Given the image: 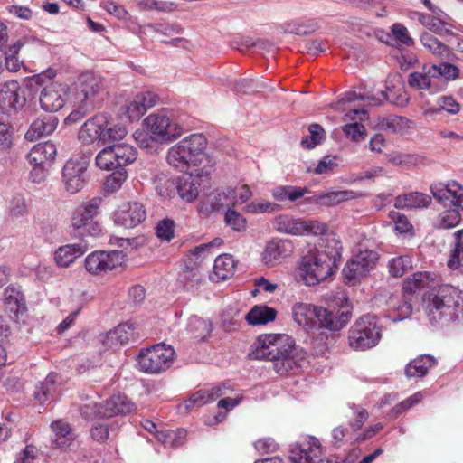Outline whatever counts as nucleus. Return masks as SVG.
<instances>
[{
	"label": "nucleus",
	"mask_w": 463,
	"mask_h": 463,
	"mask_svg": "<svg viewBox=\"0 0 463 463\" xmlns=\"http://www.w3.org/2000/svg\"><path fill=\"white\" fill-rule=\"evenodd\" d=\"M187 330L191 337L199 342L203 341L212 332V324L197 316H192L188 320Z\"/></svg>",
	"instance_id": "79ce46f5"
},
{
	"label": "nucleus",
	"mask_w": 463,
	"mask_h": 463,
	"mask_svg": "<svg viewBox=\"0 0 463 463\" xmlns=\"http://www.w3.org/2000/svg\"><path fill=\"white\" fill-rule=\"evenodd\" d=\"M133 333L134 326L132 323H121L106 335L104 343L109 347L121 346L130 340Z\"/></svg>",
	"instance_id": "72a5a7b5"
},
{
	"label": "nucleus",
	"mask_w": 463,
	"mask_h": 463,
	"mask_svg": "<svg viewBox=\"0 0 463 463\" xmlns=\"http://www.w3.org/2000/svg\"><path fill=\"white\" fill-rule=\"evenodd\" d=\"M413 125V122L408 118L396 115L383 118L379 122V126L383 130L400 135L407 134Z\"/></svg>",
	"instance_id": "e433bc0d"
},
{
	"label": "nucleus",
	"mask_w": 463,
	"mask_h": 463,
	"mask_svg": "<svg viewBox=\"0 0 463 463\" xmlns=\"http://www.w3.org/2000/svg\"><path fill=\"white\" fill-rule=\"evenodd\" d=\"M412 313L411 299L409 297H403L401 303L390 311L388 317L393 322H399L408 318Z\"/></svg>",
	"instance_id": "6e6d98bb"
},
{
	"label": "nucleus",
	"mask_w": 463,
	"mask_h": 463,
	"mask_svg": "<svg viewBox=\"0 0 463 463\" xmlns=\"http://www.w3.org/2000/svg\"><path fill=\"white\" fill-rule=\"evenodd\" d=\"M277 311L268 306H255L246 315V321L252 326L266 325L275 320Z\"/></svg>",
	"instance_id": "58836bf2"
},
{
	"label": "nucleus",
	"mask_w": 463,
	"mask_h": 463,
	"mask_svg": "<svg viewBox=\"0 0 463 463\" xmlns=\"http://www.w3.org/2000/svg\"><path fill=\"white\" fill-rule=\"evenodd\" d=\"M165 186L166 191L158 189V193L161 196H170V188L176 189L179 196L185 202L191 203L194 201L199 194L200 183L198 177L189 175H184L177 177L176 179H166L165 181Z\"/></svg>",
	"instance_id": "f3484780"
},
{
	"label": "nucleus",
	"mask_w": 463,
	"mask_h": 463,
	"mask_svg": "<svg viewBox=\"0 0 463 463\" xmlns=\"http://www.w3.org/2000/svg\"><path fill=\"white\" fill-rule=\"evenodd\" d=\"M107 124V118L102 114H98L89 118L80 128L79 140L84 145H90L95 141L101 144L103 128Z\"/></svg>",
	"instance_id": "5701e85b"
},
{
	"label": "nucleus",
	"mask_w": 463,
	"mask_h": 463,
	"mask_svg": "<svg viewBox=\"0 0 463 463\" xmlns=\"http://www.w3.org/2000/svg\"><path fill=\"white\" fill-rule=\"evenodd\" d=\"M5 304L14 314L26 310L25 298L20 288L9 285L5 289Z\"/></svg>",
	"instance_id": "4c0bfd02"
},
{
	"label": "nucleus",
	"mask_w": 463,
	"mask_h": 463,
	"mask_svg": "<svg viewBox=\"0 0 463 463\" xmlns=\"http://www.w3.org/2000/svg\"><path fill=\"white\" fill-rule=\"evenodd\" d=\"M273 228L285 234L293 236L304 235L302 220L289 214H279L272 222Z\"/></svg>",
	"instance_id": "c756f323"
},
{
	"label": "nucleus",
	"mask_w": 463,
	"mask_h": 463,
	"mask_svg": "<svg viewBox=\"0 0 463 463\" xmlns=\"http://www.w3.org/2000/svg\"><path fill=\"white\" fill-rule=\"evenodd\" d=\"M431 202L432 198L429 194L414 191L397 195L393 206L396 209L417 210L428 208Z\"/></svg>",
	"instance_id": "b1692460"
},
{
	"label": "nucleus",
	"mask_w": 463,
	"mask_h": 463,
	"mask_svg": "<svg viewBox=\"0 0 463 463\" xmlns=\"http://www.w3.org/2000/svg\"><path fill=\"white\" fill-rule=\"evenodd\" d=\"M383 326L379 318L371 314L359 317L348 331V343L355 351L375 347L382 338Z\"/></svg>",
	"instance_id": "0eeeda50"
},
{
	"label": "nucleus",
	"mask_w": 463,
	"mask_h": 463,
	"mask_svg": "<svg viewBox=\"0 0 463 463\" xmlns=\"http://www.w3.org/2000/svg\"><path fill=\"white\" fill-rule=\"evenodd\" d=\"M353 413L354 419H351L349 421V425L353 430V432L357 431L362 428L364 422L368 419V412L365 409L359 405L352 404L350 406ZM383 429V425L381 423H376L373 426L366 428L361 433H352L350 434L348 430H345L342 427H336L332 431V438L335 445H339L345 438L348 437V439L352 442H363L367 439H372L380 430Z\"/></svg>",
	"instance_id": "1a4fd4ad"
},
{
	"label": "nucleus",
	"mask_w": 463,
	"mask_h": 463,
	"mask_svg": "<svg viewBox=\"0 0 463 463\" xmlns=\"http://www.w3.org/2000/svg\"><path fill=\"white\" fill-rule=\"evenodd\" d=\"M85 242L66 244L58 248L54 252L55 263L61 268H68L78 258L81 257L87 251Z\"/></svg>",
	"instance_id": "bb28decb"
},
{
	"label": "nucleus",
	"mask_w": 463,
	"mask_h": 463,
	"mask_svg": "<svg viewBox=\"0 0 463 463\" xmlns=\"http://www.w3.org/2000/svg\"><path fill=\"white\" fill-rule=\"evenodd\" d=\"M432 196L438 203H442L444 206L451 205V199L457 193V190H461V184L456 181H450L447 184L437 183L430 186Z\"/></svg>",
	"instance_id": "2f4dec72"
},
{
	"label": "nucleus",
	"mask_w": 463,
	"mask_h": 463,
	"mask_svg": "<svg viewBox=\"0 0 463 463\" xmlns=\"http://www.w3.org/2000/svg\"><path fill=\"white\" fill-rule=\"evenodd\" d=\"M461 215L459 211L452 206L441 212L434 224L438 229H451L459 224Z\"/></svg>",
	"instance_id": "a18cd8bd"
},
{
	"label": "nucleus",
	"mask_w": 463,
	"mask_h": 463,
	"mask_svg": "<svg viewBox=\"0 0 463 463\" xmlns=\"http://www.w3.org/2000/svg\"><path fill=\"white\" fill-rule=\"evenodd\" d=\"M56 71L48 68L44 71L27 79L26 86L37 92L40 89V106L46 112H56L63 108L69 92L67 84L54 82Z\"/></svg>",
	"instance_id": "39448f33"
},
{
	"label": "nucleus",
	"mask_w": 463,
	"mask_h": 463,
	"mask_svg": "<svg viewBox=\"0 0 463 463\" xmlns=\"http://www.w3.org/2000/svg\"><path fill=\"white\" fill-rule=\"evenodd\" d=\"M422 398L423 395L420 392H418L411 395L410 397L402 401L396 406H394L391 411V414L392 415L393 418L399 417L406 411L419 403L422 400Z\"/></svg>",
	"instance_id": "69168bd1"
},
{
	"label": "nucleus",
	"mask_w": 463,
	"mask_h": 463,
	"mask_svg": "<svg viewBox=\"0 0 463 463\" xmlns=\"http://www.w3.org/2000/svg\"><path fill=\"white\" fill-rule=\"evenodd\" d=\"M101 414L106 418L126 415L136 410V405L125 394H117L108 399L102 405Z\"/></svg>",
	"instance_id": "393cba45"
},
{
	"label": "nucleus",
	"mask_w": 463,
	"mask_h": 463,
	"mask_svg": "<svg viewBox=\"0 0 463 463\" xmlns=\"http://www.w3.org/2000/svg\"><path fill=\"white\" fill-rule=\"evenodd\" d=\"M431 279V273L428 271H418L407 278L402 285L403 297H409L412 299V296L417 290L420 289L425 283Z\"/></svg>",
	"instance_id": "a19ab883"
},
{
	"label": "nucleus",
	"mask_w": 463,
	"mask_h": 463,
	"mask_svg": "<svg viewBox=\"0 0 463 463\" xmlns=\"http://www.w3.org/2000/svg\"><path fill=\"white\" fill-rule=\"evenodd\" d=\"M411 267V259L408 256H399L392 258L389 261V272L394 278L402 277Z\"/></svg>",
	"instance_id": "4d7b16f0"
},
{
	"label": "nucleus",
	"mask_w": 463,
	"mask_h": 463,
	"mask_svg": "<svg viewBox=\"0 0 463 463\" xmlns=\"http://www.w3.org/2000/svg\"><path fill=\"white\" fill-rule=\"evenodd\" d=\"M146 27L156 33L168 37L175 34H181L184 32V28L178 24L156 23L148 24Z\"/></svg>",
	"instance_id": "e2e57ef3"
},
{
	"label": "nucleus",
	"mask_w": 463,
	"mask_h": 463,
	"mask_svg": "<svg viewBox=\"0 0 463 463\" xmlns=\"http://www.w3.org/2000/svg\"><path fill=\"white\" fill-rule=\"evenodd\" d=\"M224 222L232 231L243 232L247 230V220L236 210L228 208L224 214Z\"/></svg>",
	"instance_id": "603ef678"
},
{
	"label": "nucleus",
	"mask_w": 463,
	"mask_h": 463,
	"mask_svg": "<svg viewBox=\"0 0 463 463\" xmlns=\"http://www.w3.org/2000/svg\"><path fill=\"white\" fill-rule=\"evenodd\" d=\"M89 162L85 157L69 159L62 168V183L65 190L74 194L83 189L87 181Z\"/></svg>",
	"instance_id": "4468645a"
},
{
	"label": "nucleus",
	"mask_w": 463,
	"mask_h": 463,
	"mask_svg": "<svg viewBox=\"0 0 463 463\" xmlns=\"http://www.w3.org/2000/svg\"><path fill=\"white\" fill-rule=\"evenodd\" d=\"M226 384L213 386L210 390H200L194 392L186 402L185 409L189 410L194 405L203 406L215 401L217 398L224 395L226 392Z\"/></svg>",
	"instance_id": "7c9ffc66"
},
{
	"label": "nucleus",
	"mask_w": 463,
	"mask_h": 463,
	"mask_svg": "<svg viewBox=\"0 0 463 463\" xmlns=\"http://www.w3.org/2000/svg\"><path fill=\"white\" fill-rule=\"evenodd\" d=\"M143 124L151 138L156 142H172L184 133L183 127L174 122L165 109L151 113L144 119Z\"/></svg>",
	"instance_id": "6e6552de"
},
{
	"label": "nucleus",
	"mask_w": 463,
	"mask_h": 463,
	"mask_svg": "<svg viewBox=\"0 0 463 463\" xmlns=\"http://www.w3.org/2000/svg\"><path fill=\"white\" fill-rule=\"evenodd\" d=\"M420 42L434 55L441 57L449 55V47L428 32L421 33Z\"/></svg>",
	"instance_id": "de8ad7c7"
},
{
	"label": "nucleus",
	"mask_w": 463,
	"mask_h": 463,
	"mask_svg": "<svg viewBox=\"0 0 463 463\" xmlns=\"http://www.w3.org/2000/svg\"><path fill=\"white\" fill-rule=\"evenodd\" d=\"M104 90L102 78L92 71H85L78 77V95L84 107H95Z\"/></svg>",
	"instance_id": "2eb2a0df"
},
{
	"label": "nucleus",
	"mask_w": 463,
	"mask_h": 463,
	"mask_svg": "<svg viewBox=\"0 0 463 463\" xmlns=\"http://www.w3.org/2000/svg\"><path fill=\"white\" fill-rule=\"evenodd\" d=\"M101 201L100 197H93L80 204L73 211L71 226L76 230H82L80 232L82 235L97 237L101 233L100 223L94 221V218L99 213Z\"/></svg>",
	"instance_id": "ddd939ff"
},
{
	"label": "nucleus",
	"mask_w": 463,
	"mask_h": 463,
	"mask_svg": "<svg viewBox=\"0 0 463 463\" xmlns=\"http://www.w3.org/2000/svg\"><path fill=\"white\" fill-rule=\"evenodd\" d=\"M387 37L392 38L406 46H412L414 44V41L410 36L408 29L402 24H392L391 33H388Z\"/></svg>",
	"instance_id": "0e129e2a"
},
{
	"label": "nucleus",
	"mask_w": 463,
	"mask_h": 463,
	"mask_svg": "<svg viewBox=\"0 0 463 463\" xmlns=\"http://www.w3.org/2000/svg\"><path fill=\"white\" fill-rule=\"evenodd\" d=\"M355 198V193L350 190L332 191L320 194L315 198V203L319 205L330 207L342 202Z\"/></svg>",
	"instance_id": "ea45409f"
},
{
	"label": "nucleus",
	"mask_w": 463,
	"mask_h": 463,
	"mask_svg": "<svg viewBox=\"0 0 463 463\" xmlns=\"http://www.w3.org/2000/svg\"><path fill=\"white\" fill-rule=\"evenodd\" d=\"M293 250L294 245L291 241L273 239L266 244L262 253V261L266 266L274 267L290 256Z\"/></svg>",
	"instance_id": "aec40b11"
},
{
	"label": "nucleus",
	"mask_w": 463,
	"mask_h": 463,
	"mask_svg": "<svg viewBox=\"0 0 463 463\" xmlns=\"http://www.w3.org/2000/svg\"><path fill=\"white\" fill-rule=\"evenodd\" d=\"M411 19H417L424 27L428 28L430 31L435 33L436 34L441 37H454L451 28L452 25L448 23L445 19L448 18L439 12L438 14H429L420 12H411L410 14Z\"/></svg>",
	"instance_id": "412c9836"
},
{
	"label": "nucleus",
	"mask_w": 463,
	"mask_h": 463,
	"mask_svg": "<svg viewBox=\"0 0 463 463\" xmlns=\"http://www.w3.org/2000/svg\"><path fill=\"white\" fill-rule=\"evenodd\" d=\"M57 149L53 143L47 141L33 146L27 155L30 165H44L51 166L55 160Z\"/></svg>",
	"instance_id": "a878e982"
},
{
	"label": "nucleus",
	"mask_w": 463,
	"mask_h": 463,
	"mask_svg": "<svg viewBox=\"0 0 463 463\" xmlns=\"http://www.w3.org/2000/svg\"><path fill=\"white\" fill-rule=\"evenodd\" d=\"M60 385L61 376L52 372L36 387L33 396L41 403L52 401L57 395Z\"/></svg>",
	"instance_id": "c85d7f7f"
},
{
	"label": "nucleus",
	"mask_w": 463,
	"mask_h": 463,
	"mask_svg": "<svg viewBox=\"0 0 463 463\" xmlns=\"http://www.w3.org/2000/svg\"><path fill=\"white\" fill-rule=\"evenodd\" d=\"M456 245L448 261V266L456 269L463 262V230L455 232Z\"/></svg>",
	"instance_id": "13d9d810"
},
{
	"label": "nucleus",
	"mask_w": 463,
	"mask_h": 463,
	"mask_svg": "<svg viewBox=\"0 0 463 463\" xmlns=\"http://www.w3.org/2000/svg\"><path fill=\"white\" fill-rule=\"evenodd\" d=\"M389 218L393 222L394 232L397 234L404 235L413 233V225L410 222L405 214L396 211H391L389 213Z\"/></svg>",
	"instance_id": "5fc2aeb1"
},
{
	"label": "nucleus",
	"mask_w": 463,
	"mask_h": 463,
	"mask_svg": "<svg viewBox=\"0 0 463 463\" xmlns=\"http://www.w3.org/2000/svg\"><path fill=\"white\" fill-rule=\"evenodd\" d=\"M321 455L322 446L319 440L312 436L304 438L289 449V459L292 463H313Z\"/></svg>",
	"instance_id": "a211bd4d"
},
{
	"label": "nucleus",
	"mask_w": 463,
	"mask_h": 463,
	"mask_svg": "<svg viewBox=\"0 0 463 463\" xmlns=\"http://www.w3.org/2000/svg\"><path fill=\"white\" fill-rule=\"evenodd\" d=\"M113 172L106 178L104 188L107 192L118 191L127 180L128 172L126 168H113Z\"/></svg>",
	"instance_id": "864d4df0"
},
{
	"label": "nucleus",
	"mask_w": 463,
	"mask_h": 463,
	"mask_svg": "<svg viewBox=\"0 0 463 463\" xmlns=\"http://www.w3.org/2000/svg\"><path fill=\"white\" fill-rule=\"evenodd\" d=\"M200 266V261L195 260L193 266L188 265L187 268H183L179 279L187 289L199 284L202 279Z\"/></svg>",
	"instance_id": "49530a36"
},
{
	"label": "nucleus",
	"mask_w": 463,
	"mask_h": 463,
	"mask_svg": "<svg viewBox=\"0 0 463 463\" xmlns=\"http://www.w3.org/2000/svg\"><path fill=\"white\" fill-rule=\"evenodd\" d=\"M330 250L309 252L299 264L300 275L307 285L314 286L325 280L334 273L342 255L341 242L333 241Z\"/></svg>",
	"instance_id": "20e7f679"
},
{
	"label": "nucleus",
	"mask_w": 463,
	"mask_h": 463,
	"mask_svg": "<svg viewBox=\"0 0 463 463\" xmlns=\"http://www.w3.org/2000/svg\"><path fill=\"white\" fill-rule=\"evenodd\" d=\"M279 209L280 206L279 204L268 201H253L248 203L245 207L246 212L254 214L274 213L279 211Z\"/></svg>",
	"instance_id": "774afa93"
},
{
	"label": "nucleus",
	"mask_w": 463,
	"mask_h": 463,
	"mask_svg": "<svg viewBox=\"0 0 463 463\" xmlns=\"http://www.w3.org/2000/svg\"><path fill=\"white\" fill-rule=\"evenodd\" d=\"M342 274L345 283L354 285L361 277L365 276L367 272L353 257L345 265Z\"/></svg>",
	"instance_id": "09e8293b"
},
{
	"label": "nucleus",
	"mask_w": 463,
	"mask_h": 463,
	"mask_svg": "<svg viewBox=\"0 0 463 463\" xmlns=\"http://www.w3.org/2000/svg\"><path fill=\"white\" fill-rule=\"evenodd\" d=\"M237 262L231 254L219 255L213 264V279L225 280L233 276Z\"/></svg>",
	"instance_id": "f704fd0d"
},
{
	"label": "nucleus",
	"mask_w": 463,
	"mask_h": 463,
	"mask_svg": "<svg viewBox=\"0 0 463 463\" xmlns=\"http://www.w3.org/2000/svg\"><path fill=\"white\" fill-rule=\"evenodd\" d=\"M309 136L302 138L301 146L307 149H312L320 145L326 138L324 128L319 124H311L308 127Z\"/></svg>",
	"instance_id": "8fccbe9b"
},
{
	"label": "nucleus",
	"mask_w": 463,
	"mask_h": 463,
	"mask_svg": "<svg viewBox=\"0 0 463 463\" xmlns=\"http://www.w3.org/2000/svg\"><path fill=\"white\" fill-rule=\"evenodd\" d=\"M383 99L398 107H404L408 104L410 98L403 87L390 88L386 91H380Z\"/></svg>",
	"instance_id": "3c124183"
},
{
	"label": "nucleus",
	"mask_w": 463,
	"mask_h": 463,
	"mask_svg": "<svg viewBox=\"0 0 463 463\" xmlns=\"http://www.w3.org/2000/svg\"><path fill=\"white\" fill-rule=\"evenodd\" d=\"M128 131L127 128L122 125H115L111 128H108V125L103 128V135L101 136V145H106L109 142H116L123 139Z\"/></svg>",
	"instance_id": "052dcab7"
},
{
	"label": "nucleus",
	"mask_w": 463,
	"mask_h": 463,
	"mask_svg": "<svg viewBox=\"0 0 463 463\" xmlns=\"http://www.w3.org/2000/svg\"><path fill=\"white\" fill-rule=\"evenodd\" d=\"M14 138L13 126L0 121V152L9 151L14 145Z\"/></svg>",
	"instance_id": "680f3d73"
},
{
	"label": "nucleus",
	"mask_w": 463,
	"mask_h": 463,
	"mask_svg": "<svg viewBox=\"0 0 463 463\" xmlns=\"http://www.w3.org/2000/svg\"><path fill=\"white\" fill-rule=\"evenodd\" d=\"M51 429L53 432L52 444L55 448H67L74 439L71 426L62 420L52 422Z\"/></svg>",
	"instance_id": "c9c22d12"
},
{
	"label": "nucleus",
	"mask_w": 463,
	"mask_h": 463,
	"mask_svg": "<svg viewBox=\"0 0 463 463\" xmlns=\"http://www.w3.org/2000/svg\"><path fill=\"white\" fill-rule=\"evenodd\" d=\"M317 28V22L315 19L307 18L293 20L284 24L286 33L297 35H308L316 32Z\"/></svg>",
	"instance_id": "37998d69"
},
{
	"label": "nucleus",
	"mask_w": 463,
	"mask_h": 463,
	"mask_svg": "<svg viewBox=\"0 0 463 463\" xmlns=\"http://www.w3.org/2000/svg\"><path fill=\"white\" fill-rule=\"evenodd\" d=\"M293 316L299 326L339 331L349 322L352 311L348 307H345L334 313L322 307L298 303L293 307Z\"/></svg>",
	"instance_id": "7ed1b4c3"
},
{
	"label": "nucleus",
	"mask_w": 463,
	"mask_h": 463,
	"mask_svg": "<svg viewBox=\"0 0 463 463\" xmlns=\"http://www.w3.org/2000/svg\"><path fill=\"white\" fill-rule=\"evenodd\" d=\"M174 358V348L161 343L141 350L137 364L141 372L156 374L167 370L171 366Z\"/></svg>",
	"instance_id": "9d476101"
},
{
	"label": "nucleus",
	"mask_w": 463,
	"mask_h": 463,
	"mask_svg": "<svg viewBox=\"0 0 463 463\" xmlns=\"http://www.w3.org/2000/svg\"><path fill=\"white\" fill-rule=\"evenodd\" d=\"M127 260L123 250H95L84 260L85 269L92 276L104 277L121 267Z\"/></svg>",
	"instance_id": "f8f14e48"
},
{
	"label": "nucleus",
	"mask_w": 463,
	"mask_h": 463,
	"mask_svg": "<svg viewBox=\"0 0 463 463\" xmlns=\"http://www.w3.org/2000/svg\"><path fill=\"white\" fill-rule=\"evenodd\" d=\"M436 364V359L433 356L430 354L420 355L406 365L405 374L408 378L423 377Z\"/></svg>",
	"instance_id": "473e14b6"
},
{
	"label": "nucleus",
	"mask_w": 463,
	"mask_h": 463,
	"mask_svg": "<svg viewBox=\"0 0 463 463\" xmlns=\"http://www.w3.org/2000/svg\"><path fill=\"white\" fill-rule=\"evenodd\" d=\"M408 84L415 90H427L430 94L443 90V86L439 83V80L432 73L430 65L423 66L420 71L410 73L408 76Z\"/></svg>",
	"instance_id": "4be33fe9"
},
{
	"label": "nucleus",
	"mask_w": 463,
	"mask_h": 463,
	"mask_svg": "<svg viewBox=\"0 0 463 463\" xmlns=\"http://www.w3.org/2000/svg\"><path fill=\"white\" fill-rule=\"evenodd\" d=\"M430 70L439 80V83L443 86V90L446 87V80H453L459 75L458 68L449 62L432 64L430 65Z\"/></svg>",
	"instance_id": "c03bdc74"
},
{
	"label": "nucleus",
	"mask_w": 463,
	"mask_h": 463,
	"mask_svg": "<svg viewBox=\"0 0 463 463\" xmlns=\"http://www.w3.org/2000/svg\"><path fill=\"white\" fill-rule=\"evenodd\" d=\"M206 146L207 139L203 134H191L168 149L166 161L170 166L185 172L201 164Z\"/></svg>",
	"instance_id": "423d86ee"
},
{
	"label": "nucleus",
	"mask_w": 463,
	"mask_h": 463,
	"mask_svg": "<svg viewBox=\"0 0 463 463\" xmlns=\"http://www.w3.org/2000/svg\"><path fill=\"white\" fill-rule=\"evenodd\" d=\"M100 6L106 10L109 14L114 15L119 20H132L129 13L126 10V8L114 2L113 0H105L101 2Z\"/></svg>",
	"instance_id": "338daca9"
},
{
	"label": "nucleus",
	"mask_w": 463,
	"mask_h": 463,
	"mask_svg": "<svg viewBox=\"0 0 463 463\" xmlns=\"http://www.w3.org/2000/svg\"><path fill=\"white\" fill-rule=\"evenodd\" d=\"M354 258L368 273L375 266L378 260V253L375 250L364 249L360 250Z\"/></svg>",
	"instance_id": "bf43d9fd"
},
{
	"label": "nucleus",
	"mask_w": 463,
	"mask_h": 463,
	"mask_svg": "<svg viewBox=\"0 0 463 463\" xmlns=\"http://www.w3.org/2000/svg\"><path fill=\"white\" fill-rule=\"evenodd\" d=\"M137 158V150L131 145L117 143L104 147L95 158L96 165L102 170L125 168Z\"/></svg>",
	"instance_id": "9b49d317"
},
{
	"label": "nucleus",
	"mask_w": 463,
	"mask_h": 463,
	"mask_svg": "<svg viewBox=\"0 0 463 463\" xmlns=\"http://www.w3.org/2000/svg\"><path fill=\"white\" fill-rule=\"evenodd\" d=\"M58 118L53 115L36 118L25 133V138L30 141L52 134L57 128Z\"/></svg>",
	"instance_id": "cd10ccee"
},
{
	"label": "nucleus",
	"mask_w": 463,
	"mask_h": 463,
	"mask_svg": "<svg viewBox=\"0 0 463 463\" xmlns=\"http://www.w3.org/2000/svg\"><path fill=\"white\" fill-rule=\"evenodd\" d=\"M146 217L144 205L137 202L122 203L113 212L112 219L116 225L132 229L142 223Z\"/></svg>",
	"instance_id": "dca6fc26"
},
{
	"label": "nucleus",
	"mask_w": 463,
	"mask_h": 463,
	"mask_svg": "<svg viewBox=\"0 0 463 463\" xmlns=\"http://www.w3.org/2000/svg\"><path fill=\"white\" fill-rule=\"evenodd\" d=\"M421 306L432 326L463 325V292L451 285L424 293Z\"/></svg>",
	"instance_id": "f03ea898"
},
{
	"label": "nucleus",
	"mask_w": 463,
	"mask_h": 463,
	"mask_svg": "<svg viewBox=\"0 0 463 463\" xmlns=\"http://www.w3.org/2000/svg\"><path fill=\"white\" fill-rule=\"evenodd\" d=\"M26 103V98L21 91L20 84L15 80L0 83V105L3 109L21 110Z\"/></svg>",
	"instance_id": "6ab92c4d"
},
{
	"label": "nucleus",
	"mask_w": 463,
	"mask_h": 463,
	"mask_svg": "<svg viewBox=\"0 0 463 463\" xmlns=\"http://www.w3.org/2000/svg\"><path fill=\"white\" fill-rule=\"evenodd\" d=\"M250 356L252 359L271 361L274 370L279 375L299 369L307 362V353L287 335H260Z\"/></svg>",
	"instance_id": "f257e3e1"
}]
</instances>
